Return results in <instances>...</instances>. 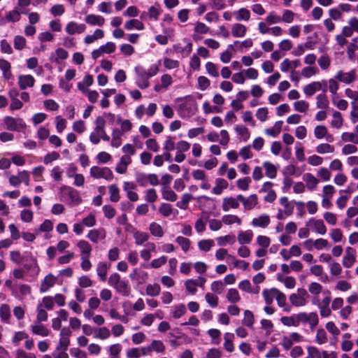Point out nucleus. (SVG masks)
Listing matches in <instances>:
<instances>
[{
  "label": "nucleus",
  "mask_w": 358,
  "mask_h": 358,
  "mask_svg": "<svg viewBox=\"0 0 358 358\" xmlns=\"http://www.w3.org/2000/svg\"><path fill=\"white\" fill-rule=\"evenodd\" d=\"M134 71L136 73V85L141 89L144 90L150 86L149 79L159 72V68L157 65H152L148 70L143 66H137Z\"/></svg>",
  "instance_id": "1"
},
{
  "label": "nucleus",
  "mask_w": 358,
  "mask_h": 358,
  "mask_svg": "<svg viewBox=\"0 0 358 358\" xmlns=\"http://www.w3.org/2000/svg\"><path fill=\"white\" fill-rule=\"evenodd\" d=\"M197 111L195 100L190 96L182 99L178 106V114L182 118H188L193 116Z\"/></svg>",
  "instance_id": "2"
},
{
  "label": "nucleus",
  "mask_w": 358,
  "mask_h": 358,
  "mask_svg": "<svg viewBox=\"0 0 358 358\" xmlns=\"http://www.w3.org/2000/svg\"><path fill=\"white\" fill-rule=\"evenodd\" d=\"M299 325L308 324L313 331L319 324V316L316 312H300L298 313Z\"/></svg>",
  "instance_id": "3"
},
{
  "label": "nucleus",
  "mask_w": 358,
  "mask_h": 358,
  "mask_svg": "<svg viewBox=\"0 0 358 358\" xmlns=\"http://www.w3.org/2000/svg\"><path fill=\"white\" fill-rule=\"evenodd\" d=\"M94 124L95 127L90 135V140L93 144L96 145L100 142L101 136L106 131V120L103 116H99L96 117Z\"/></svg>",
  "instance_id": "4"
},
{
  "label": "nucleus",
  "mask_w": 358,
  "mask_h": 358,
  "mask_svg": "<svg viewBox=\"0 0 358 358\" xmlns=\"http://www.w3.org/2000/svg\"><path fill=\"white\" fill-rule=\"evenodd\" d=\"M91 177L94 179H104L111 181L113 179V173L110 168L106 166H93L90 171Z\"/></svg>",
  "instance_id": "5"
},
{
  "label": "nucleus",
  "mask_w": 358,
  "mask_h": 358,
  "mask_svg": "<svg viewBox=\"0 0 358 358\" xmlns=\"http://www.w3.org/2000/svg\"><path fill=\"white\" fill-rule=\"evenodd\" d=\"M3 122L6 129L12 131H19L27 127L25 122L22 118L6 116L3 118Z\"/></svg>",
  "instance_id": "6"
},
{
  "label": "nucleus",
  "mask_w": 358,
  "mask_h": 358,
  "mask_svg": "<svg viewBox=\"0 0 358 358\" xmlns=\"http://www.w3.org/2000/svg\"><path fill=\"white\" fill-rule=\"evenodd\" d=\"M308 297V292L303 288H299L296 293L292 294L289 299L292 306L296 307H301L307 304Z\"/></svg>",
  "instance_id": "7"
},
{
  "label": "nucleus",
  "mask_w": 358,
  "mask_h": 358,
  "mask_svg": "<svg viewBox=\"0 0 358 358\" xmlns=\"http://www.w3.org/2000/svg\"><path fill=\"white\" fill-rule=\"evenodd\" d=\"M136 180L141 187H146L148 185L157 186L159 184L158 176L155 173H137L136 175Z\"/></svg>",
  "instance_id": "8"
},
{
  "label": "nucleus",
  "mask_w": 358,
  "mask_h": 358,
  "mask_svg": "<svg viewBox=\"0 0 358 358\" xmlns=\"http://www.w3.org/2000/svg\"><path fill=\"white\" fill-rule=\"evenodd\" d=\"M9 183L13 187L19 186L22 182L24 183L26 186L29 185L30 176L27 171H19L17 175H12L9 178Z\"/></svg>",
  "instance_id": "9"
},
{
  "label": "nucleus",
  "mask_w": 358,
  "mask_h": 358,
  "mask_svg": "<svg viewBox=\"0 0 358 358\" xmlns=\"http://www.w3.org/2000/svg\"><path fill=\"white\" fill-rule=\"evenodd\" d=\"M310 230L320 235H324L327 233V227L322 220H317L314 217L310 218L306 224Z\"/></svg>",
  "instance_id": "10"
},
{
  "label": "nucleus",
  "mask_w": 358,
  "mask_h": 358,
  "mask_svg": "<svg viewBox=\"0 0 358 358\" xmlns=\"http://www.w3.org/2000/svg\"><path fill=\"white\" fill-rule=\"evenodd\" d=\"M72 332L69 327H63L60 331L59 341L56 348L61 350H68V348L70 345L69 338Z\"/></svg>",
  "instance_id": "11"
},
{
  "label": "nucleus",
  "mask_w": 358,
  "mask_h": 358,
  "mask_svg": "<svg viewBox=\"0 0 358 358\" xmlns=\"http://www.w3.org/2000/svg\"><path fill=\"white\" fill-rule=\"evenodd\" d=\"M26 259L24 264V268L33 274L37 275L40 271L38 265L37 264L36 259L32 255L31 252H25Z\"/></svg>",
  "instance_id": "12"
},
{
  "label": "nucleus",
  "mask_w": 358,
  "mask_h": 358,
  "mask_svg": "<svg viewBox=\"0 0 358 358\" xmlns=\"http://www.w3.org/2000/svg\"><path fill=\"white\" fill-rule=\"evenodd\" d=\"M335 76L338 81L345 84H350L356 79V71L355 69H352L349 72L338 71Z\"/></svg>",
  "instance_id": "13"
},
{
  "label": "nucleus",
  "mask_w": 358,
  "mask_h": 358,
  "mask_svg": "<svg viewBox=\"0 0 358 358\" xmlns=\"http://www.w3.org/2000/svg\"><path fill=\"white\" fill-rule=\"evenodd\" d=\"M86 29L85 24H79L74 21H71L66 25L65 31L69 35L80 34Z\"/></svg>",
  "instance_id": "14"
},
{
  "label": "nucleus",
  "mask_w": 358,
  "mask_h": 358,
  "mask_svg": "<svg viewBox=\"0 0 358 358\" xmlns=\"http://www.w3.org/2000/svg\"><path fill=\"white\" fill-rule=\"evenodd\" d=\"M238 199L243 203L246 210L254 208L258 203V198L256 194H251L248 197H245L241 194L238 195Z\"/></svg>",
  "instance_id": "15"
},
{
  "label": "nucleus",
  "mask_w": 358,
  "mask_h": 358,
  "mask_svg": "<svg viewBox=\"0 0 358 358\" xmlns=\"http://www.w3.org/2000/svg\"><path fill=\"white\" fill-rule=\"evenodd\" d=\"M356 261V251L351 247L345 249V255L343 258V265L345 268H351Z\"/></svg>",
  "instance_id": "16"
},
{
  "label": "nucleus",
  "mask_w": 358,
  "mask_h": 358,
  "mask_svg": "<svg viewBox=\"0 0 358 358\" xmlns=\"http://www.w3.org/2000/svg\"><path fill=\"white\" fill-rule=\"evenodd\" d=\"M240 199L236 197H224L222 201V208L224 212H228L230 209L239 208Z\"/></svg>",
  "instance_id": "17"
},
{
  "label": "nucleus",
  "mask_w": 358,
  "mask_h": 358,
  "mask_svg": "<svg viewBox=\"0 0 358 358\" xmlns=\"http://www.w3.org/2000/svg\"><path fill=\"white\" fill-rule=\"evenodd\" d=\"M131 280L136 281L138 284L144 283L148 278V273L138 268H135L129 274Z\"/></svg>",
  "instance_id": "18"
},
{
  "label": "nucleus",
  "mask_w": 358,
  "mask_h": 358,
  "mask_svg": "<svg viewBox=\"0 0 358 358\" xmlns=\"http://www.w3.org/2000/svg\"><path fill=\"white\" fill-rule=\"evenodd\" d=\"M31 331L34 334L42 337L48 336L50 334L49 329L41 322L34 321L30 327Z\"/></svg>",
  "instance_id": "19"
},
{
  "label": "nucleus",
  "mask_w": 358,
  "mask_h": 358,
  "mask_svg": "<svg viewBox=\"0 0 358 358\" xmlns=\"http://www.w3.org/2000/svg\"><path fill=\"white\" fill-rule=\"evenodd\" d=\"M27 12L22 9H18V7H15L12 10L6 13L5 20L8 22H16L20 21L21 14H26Z\"/></svg>",
  "instance_id": "20"
},
{
  "label": "nucleus",
  "mask_w": 358,
  "mask_h": 358,
  "mask_svg": "<svg viewBox=\"0 0 358 358\" xmlns=\"http://www.w3.org/2000/svg\"><path fill=\"white\" fill-rule=\"evenodd\" d=\"M270 217L266 214H262L252 219L251 224L254 227L266 228L270 224Z\"/></svg>",
  "instance_id": "21"
},
{
  "label": "nucleus",
  "mask_w": 358,
  "mask_h": 358,
  "mask_svg": "<svg viewBox=\"0 0 358 358\" xmlns=\"http://www.w3.org/2000/svg\"><path fill=\"white\" fill-rule=\"evenodd\" d=\"M87 237L93 243H96L99 241L106 238V231L104 229H94L90 230Z\"/></svg>",
  "instance_id": "22"
},
{
  "label": "nucleus",
  "mask_w": 358,
  "mask_h": 358,
  "mask_svg": "<svg viewBox=\"0 0 358 358\" xmlns=\"http://www.w3.org/2000/svg\"><path fill=\"white\" fill-rule=\"evenodd\" d=\"M35 79L31 75H20L18 77V85L21 90H26L34 85Z\"/></svg>",
  "instance_id": "23"
},
{
  "label": "nucleus",
  "mask_w": 358,
  "mask_h": 358,
  "mask_svg": "<svg viewBox=\"0 0 358 358\" xmlns=\"http://www.w3.org/2000/svg\"><path fill=\"white\" fill-rule=\"evenodd\" d=\"M56 282L57 278L55 276L51 273L47 275L41 282L40 287L41 292H47L52 287L55 285Z\"/></svg>",
  "instance_id": "24"
},
{
  "label": "nucleus",
  "mask_w": 358,
  "mask_h": 358,
  "mask_svg": "<svg viewBox=\"0 0 358 358\" xmlns=\"http://www.w3.org/2000/svg\"><path fill=\"white\" fill-rule=\"evenodd\" d=\"M156 245L154 243L148 242L145 245V248L141 250L140 256L141 257L145 260L148 261L152 257V252H156Z\"/></svg>",
  "instance_id": "25"
},
{
  "label": "nucleus",
  "mask_w": 358,
  "mask_h": 358,
  "mask_svg": "<svg viewBox=\"0 0 358 358\" xmlns=\"http://www.w3.org/2000/svg\"><path fill=\"white\" fill-rule=\"evenodd\" d=\"M315 137L317 139H322L326 138L327 141L331 142L333 137L331 135H328V130L324 125H317L314 129Z\"/></svg>",
  "instance_id": "26"
},
{
  "label": "nucleus",
  "mask_w": 358,
  "mask_h": 358,
  "mask_svg": "<svg viewBox=\"0 0 358 358\" xmlns=\"http://www.w3.org/2000/svg\"><path fill=\"white\" fill-rule=\"evenodd\" d=\"M85 21L87 24L91 26L101 27L105 23V18L101 15L90 14L86 15Z\"/></svg>",
  "instance_id": "27"
},
{
  "label": "nucleus",
  "mask_w": 358,
  "mask_h": 358,
  "mask_svg": "<svg viewBox=\"0 0 358 358\" xmlns=\"http://www.w3.org/2000/svg\"><path fill=\"white\" fill-rule=\"evenodd\" d=\"M253 238V232L250 229L245 231H240L238 233L237 238L241 245H246L250 243Z\"/></svg>",
  "instance_id": "28"
},
{
  "label": "nucleus",
  "mask_w": 358,
  "mask_h": 358,
  "mask_svg": "<svg viewBox=\"0 0 358 358\" xmlns=\"http://www.w3.org/2000/svg\"><path fill=\"white\" fill-rule=\"evenodd\" d=\"M250 16V11L245 8H241L238 10H234V17L237 22L249 21Z\"/></svg>",
  "instance_id": "29"
},
{
  "label": "nucleus",
  "mask_w": 358,
  "mask_h": 358,
  "mask_svg": "<svg viewBox=\"0 0 358 358\" xmlns=\"http://www.w3.org/2000/svg\"><path fill=\"white\" fill-rule=\"evenodd\" d=\"M322 90V83L319 81L312 82L303 87V92L307 96H312L317 91Z\"/></svg>",
  "instance_id": "30"
},
{
  "label": "nucleus",
  "mask_w": 358,
  "mask_h": 358,
  "mask_svg": "<svg viewBox=\"0 0 358 358\" xmlns=\"http://www.w3.org/2000/svg\"><path fill=\"white\" fill-rule=\"evenodd\" d=\"M303 179L306 184V187L309 191H313L316 189L319 180L317 179L312 173H307L303 175Z\"/></svg>",
  "instance_id": "31"
},
{
  "label": "nucleus",
  "mask_w": 358,
  "mask_h": 358,
  "mask_svg": "<svg viewBox=\"0 0 358 358\" xmlns=\"http://www.w3.org/2000/svg\"><path fill=\"white\" fill-rule=\"evenodd\" d=\"M132 162L131 157H121L120 162L116 165L115 171L120 174H124L127 171L128 166Z\"/></svg>",
  "instance_id": "32"
},
{
  "label": "nucleus",
  "mask_w": 358,
  "mask_h": 358,
  "mask_svg": "<svg viewBox=\"0 0 358 358\" xmlns=\"http://www.w3.org/2000/svg\"><path fill=\"white\" fill-rule=\"evenodd\" d=\"M263 168L265 170V174L266 177L274 179L277 176L278 167L270 162H264L262 164Z\"/></svg>",
  "instance_id": "33"
},
{
  "label": "nucleus",
  "mask_w": 358,
  "mask_h": 358,
  "mask_svg": "<svg viewBox=\"0 0 358 358\" xmlns=\"http://www.w3.org/2000/svg\"><path fill=\"white\" fill-rule=\"evenodd\" d=\"M123 132L120 129H113L111 135V146L115 148H119L122 143V137L123 136Z\"/></svg>",
  "instance_id": "34"
},
{
  "label": "nucleus",
  "mask_w": 358,
  "mask_h": 358,
  "mask_svg": "<svg viewBox=\"0 0 358 358\" xmlns=\"http://www.w3.org/2000/svg\"><path fill=\"white\" fill-rule=\"evenodd\" d=\"M77 247L78 248L80 252L81 257H90L91 252L92 250V248L91 245L86 241L81 240L79 241L77 243Z\"/></svg>",
  "instance_id": "35"
},
{
  "label": "nucleus",
  "mask_w": 358,
  "mask_h": 358,
  "mask_svg": "<svg viewBox=\"0 0 358 358\" xmlns=\"http://www.w3.org/2000/svg\"><path fill=\"white\" fill-rule=\"evenodd\" d=\"M247 27L241 23H235L231 27V34L234 37L243 38L245 36Z\"/></svg>",
  "instance_id": "36"
},
{
  "label": "nucleus",
  "mask_w": 358,
  "mask_h": 358,
  "mask_svg": "<svg viewBox=\"0 0 358 358\" xmlns=\"http://www.w3.org/2000/svg\"><path fill=\"white\" fill-rule=\"evenodd\" d=\"M229 186L228 182L223 179L218 178L215 180V185L213 188L212 192L216 195H220L223 190L227 189Z\"/></svg>",
  "instance_id": "37"
},
{
  "label": "nucleus",
  "mask_w": 358,
  "mask_h": 358,
  "mask_svg": "<svg viewBox=\"0 0 358 358\" xmlns=\"http://www.w3.org/2000/svg\"><path fill=\"white\" fill-rule=\"evenodd\" d=\"M298 313L293 314L290 316H283L280 318V322L285 326L287 327H295L299 326Z\"/></svg>",
  "instance_id": "38"
},
{
  "label": "nucleus",
  "mask_w": 358,
  "mask_h": 358,
  "mask_svg": "<svg viewBox=\"0 0 358 358\" xmlns=\"http://www.w3.org/2000/svg\"><path fill=\"white\" fill-rule=\"evenodd\" d=\"M222 222L223 224L225 225H232V224H237L238 226H241L242 224V220L238 216L233 214H226L224 215L222 217Z\"/></svg>",
  "instance_id": "39"
},
{
  "label": "nucleus",
  "mask_w": 358,
  "mask_h": 358,
  "mask_svg": "<svg viewBox=\"0 0 358 358\" xmlns=\"http://www.w3.org/2000/svg\"><path fill=\"white\" fill-rule=\"evenodd\" d=\"M110 266L105 262H99L96 266V273L101 281L106 280L107 272Z\"/></svg>",
  "instance_id": "40"
},
{
  "label": "nucleus",
  "mask_w": 358,
  "mask_h": 358,
  "mask_svg": "<svg viewBox=\"0 0 358 358\" xmlns=\"http://www.w3.org/2000/svg\"><path fill=\"white\" fill-rule=\"evenodd\" d=\"M124 26V28L128 31H131L134 29L141 31L143 30L145 28L143 23L137 19L127 20V22H125Z\"/></svg>",
  "instance_id": "41"
},
{
  "label": "nucleus",
  "mask_w": 358,
  "mask_h": 358,
  "mask_svg": "<svg viewBox=\"0 0 358 358\" xmlns=\"http://www.w3.org/2000/svg\"><path fill=\"white\" fill-rule=\"evenodd\" d=\"M134 238L135 240V244L136 245H142L146 243L150 236L147 232L135 231L133 234Z\"/></svg>",
  "instance_id": "42"
},
{
  "label": "nucleus",
  "mask_w": 358,
  "mask_h": 358,
  "mask_svg": "<svg viewBox=\"0 0 358 358\" xmlns=\"http://www.w3.org/2000/svg\"><path fill=\"white\" fill-rule=\"evenodd\" d=\"M114 289L123 296H128L131 291L128 282L124 280H122Z\"/></svg>",
  "instance_id": "43"
},
{
  "label": "nucleus",
  "mask_w": 358,
  "mask_h": 358,
  "mask_svg": "<svg viewBox=\"0 0 358 358\" xmlns=\"http://www.w3.org/2000/svg\"><path fill=\"white\" fill-rule=\"evenodd\" d=\"M162 198L169 201H176L178 199L177 194L169 187L164 186L162 188Z\"/></svg>",
  "instance_id": "44"
},
{
  "label": "nucleus",
  "mask_w": 358,
  "mask_h": 358,
  "mask_svg": "<svg viewBox=\"0 0 358 358\" xmlns=\"http://www.w3.org/2000/svg\"><path fill=\"white\" fill-rule=\"evenodd\" d=\"M186 312L187 309L184 303H179L171 307V315L175 319L180 318Z\"/></svg>",
  "instance_id": "45"
},
{
  "label": "nucleus",
  "mask_w": 358,
  "mask_h": 358,
  "mask_svg": "<svg viewBox=\"0 0 358 358\" xmlns=\"http://www.w3.org/2000/svg\"><path fill=\"white\" fill-rule=\"evenodd\" d=\"M329 101L327 96L324 94H319L316 96V107L319 109L325 110L329 108Z\"/></svg>",
  "instance_id": "46"
},
{
  "label": "nucleus",
  "mask_w": 358,
  "mask_h": 358,
  "mask_svg": "<svg viewBox=\"0 0 358 358\" xmlns=\"http://www.w3.org/2000/svg\"><path fill=\"white\" fill-rule=\"evenodd\" d=\"M275 299L277 301L278 305L280 308H282L284 311L289 312L291 310V308L289 307L286 306L287 298H286L285 294H284L282 292H280L278 289H277V291H275Z\"/></svg>",
  "instance_id": "47"
},
{
  "label": "nucleus",
  "mask_w": 358,
  "mask_h": 358,
  "mask_svg": "<svg viewBox=\"0 0 358 358\" xmlns=\"http://www.w3.org/2000/svg\"><path fill=\"white\" fill-rule=\"evenodd\" d=\"M216 241L220 246H225L227 244L233 245L236 242V236L232 234H229L217 237Z\"/></svg>",
  "instance_id": "48"
},
{
  "label": "nucleus",
  "mask_w": 358,
  "mask_h": 358,
  "mask_svg": "<svg viewBox=\"0 0 358 358\" xmlns=\"http://www.w3.org/2000/svg\"><path fill=\"white\" fill-rule=\"evenodd\" d=\"M110 331L106 327L95 328L94 338L106 340L110 336Z\"/></svg>",
  "instance_id": "49"
},
{
  "label": "nucleus",
  "mask_w": 358,
  "mask_h": 358,
  "mask_svg": "<svg viewBox=\"0 0 358 358\" xmlns=\"http://www.w3.org/2000/svg\"><path fill=\"white\" fill-rule=\"evenodd\" d=\"M10 259L15 264L20 265L22 264L25 259L26 255H23L18 250H12L9 253Z\"/></svg>",
  "instance_id": "50"
},
{
  "label": "nucleus",
  "mask_w": 358,
  "mask_h": 358,
  "mask_svg": "<svg viewBox=\"0 0 358 358\" xmlns=\"http://www.w3.org/2000/svg\"><path fill=\"white\" fill-rule=\"evenodd\" d=\"M333 120L331 122L332 127L340 129L343 124V118L342 114L337 110H334L332 113Z\"/></svg>",
  "instance_id": "51"
},
{
  "label": "nucleus",
  "mask_w": 358,
  "mask_h": 358,
  "mask_svg": "<svg viewBox=\"0 0 358 358\" xmlns=\"http://www.w3.org/2000/svg\"><path fill=\"white\" fill-rule=\"evenodd\" d=\"M282 124V121H277L272 128L266 129L265 133L268 136L276 137L280 133Z\"/></svg>",
  "instance_id": "52"
},
{
  "label": "nucleus",
  "mask_w": 358,
  "mask_h": 358,
  "mask_svg": "<svg viewBox=\"0 0 358 358\" xmlns=\"http://www.w3.org/2000/svg\"><path fill=\"white\" fill-rule=\"evenodd\" d=\"M234 335L232 333H225L224 336V347L225 350L229 352H232L234 350V346L233 340Z\"/></svg>",
  "instance_id": "53"
},
{
  "label": "nucleus",
  "mask_w": 358,
  "mask_h": 358,
  "mask_svg": "<svg viewBox=\"0 0 358 358\" xmlns=\"http://www.w3.org/2000/svg\"><path fill=\"white\" fill-rule=\"evenodd\" d=\"M149 230L153 236L162 238L164 236V231L162 226L157 222L150 223Z\"/></svg>",
  "instance_id": "54"
},
{
  "label": "nucleus",
  "mask_w": 358,
  "mask_h": 358,
  "mask_svg": "<svg viewBox=\"0 0 358 358\" xmlns=\"http://www.w3.org/2000/svg\"><path fill=\"white\" fill-rule=\"evenodd\" d=\"M192 194L185 193L182 194L181 200L176 203V206L182 210H186L188 208L189 203L192 200Z\"/></svg>",
  "instance_id": "55"
},
{
  "label": "nucleus",
  "mask_w": 358,
  "mask_h": 358,
  "mask_svg": "<svg viewBox=\"0 0 358 358\" xmlns=\"http://www.w3.org/2000/svg\"><path fill=\"white\" fill-rule=\"evenodd\" d=\"M174 209L171 203H162L159 207V213L164 217H169L173 214Z\"/></svg>",
  "instance_id": "56"
},
{
  "label": "nucleus",
  "mask_w": 358,
  "mask_h": 358,
  "mask_svg": "<svg viewBox=\"0 0 358 358\" xmlns=\"http://www.w3.org/2000/svg\"><path fill=\"white\" fill-rule=\"evenodd\" d=\"M276 288H271L270 289H264L262 292V296L267 305H270L273 303V299L275 297Z\"/></svg>",
  "instance_id": "57"
},
{
  "label": "nucleus",
  "mask_w": 358,
  "mask_h": 358,
  "mask_svg": "<svg viewBox=\"0 0 358 358\" xmlns=\"http://www.w3.org/2000/svg\"><path fill=\"white\" fill-rule=\"evenodd\" d=\"M266 23L269 25L281 23V16L275 11H271L265 18Z\"/></svg>",
  "instance_id": "58"
},
{
  "label": "nucleus",
  "mask_w": 358,
  "mask_h": 358,
  "mask_svg": "<svg viewBox=\"0 0 358 358\" xmlns=\"http://www.w3.org/2000/svg\"><path fill=\"white\" fill-rule=\"evenodd\" d=\"M255 322V318L253 313L248 310H245L244 312V317L242 320V323L243 325L252 329L253 324Z\"/></svg>",
  "instance_id": "59"
},
{
  "label": "nucleus",
  "mask_w": 358,
  "mask_h": 358,
  "mask_svg": "<svg viewBox=\"0 0 358 358\" xmlns=\"http://www.w3.org/2000/svg\"><path fill=\"white\" fill-rule=\"evenodd\" d=\"M214 245L215 243L212 239H203L198 243L199 250L203 252L210 251Z\"/></svg>",
  "instance_id": "60"
},
{
  "label": "nucleus",
  "mask_w": 358,
  "mask_h": 358,
  "mask_svg": "<svg viewBox=\"0 0 358 358\" xmlns=\"http://www.w3.org/2000/svg\"><path fill=\"white\" fill-rule=\"evenodd\" d=\"M108 191H109V194H110V200L112 202H115V203L117 202L120 199V189L117 187V186L115 184L110 185L108 187Z\"/></svg>",
  "instance_id": "61"
},
{
  "label": "nucleus",
  "mask_w": 358,
  "mask_h": 358,
  "mask_svg": "<svg viewBox=\"0 0 358 358\" xmlns=\"http://www.w3.org/2000/svg\"><path fill=\"white\" fill-rule=\"evenodd\" d=\"M144 194V200L148 203H154L157 200V193L154 188L148 189Z\"/></svg>",
  "instance_id": "62"
},
{
  "label": "nucleus",
  "mask_w": 358,
  "mask_h": 358,
  "mask_svg": "<svg viewBox=\"0 0 358 358\" xmlns=\"http://www.w3.org/2000/svg\"><path fill=\"white\" fill-rule=\"evenodd\" d=\"M122 350V346L120 343L111 345L108 348L110 358L118 357Z\"/></svg>",
  "instance_id": "63"
},
{
  "label": "nucleus",
  "mask_w": 358,
  "mask_h": 358,
  "mask_svg": "<svg viewBox=\"0 0 358 358\" xmlns=\"http://www.w3.org/2000/svg\"><path fill=\"white\" fill-rule=\"evenodd\" d=\"M294 108L299 113H306L309 109V103L304 100L297 101L294 103Z\"/></svg>",
  "instance_id": "64"
}]
</instances>
